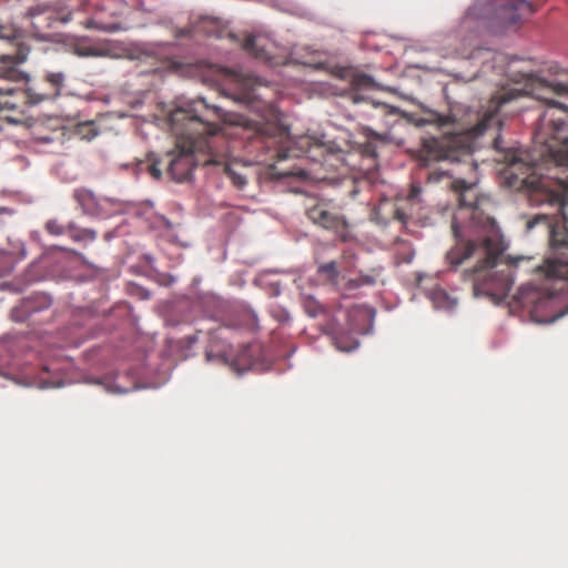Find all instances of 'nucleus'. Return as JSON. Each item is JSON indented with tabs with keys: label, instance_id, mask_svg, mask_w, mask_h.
Masks as SVG:
<instances>
[{
	"label": "nucleus",
	"instance_id": "37",
	"mask_svg": "<svg viewBox=\"0 0 568 568\" xmlns=\"http://www.w3.org/2000/svg\"><path fill=\"white\" fill-rule=\"evenodd\" d=\"M494 144H495V148L498 149L499 148V139H496Z\"/></svg>",
	"mask_w": 568,
	"mask_h": 568
},
{
	"label": "nucleus",
	"instance_id": "31",
	"mask_svg": "<svg viewBox=\"0 0 568 568\" xmlns=\"http://www.w3.org/2000/svg\"><path fill=\"white\" fill-rule=\"evenodd\" d=\"M378 274H361L357 276L361 287L365 285H373L376 283Z\"/></svg>",
	"mask_w": 568,
	"mask_h": 568
},
{
	"label": "nucleus",
	"instance_id": "20",
	"mask_svg": "<svg viewBox=\"0 0 568 568\" xmlns=\"http://www.w3.org/2000/svg\"><path fill=\"white\" fill-rule=\"evenodd\" d=\"M429 298L437 310L450 311L457 304L455 298L450 297L445 290L439 287L432 290Z\"/></svg>",
	"mask_w": 568,
	"mask_h": 568
},
{
	"label": "nucleus",
	"instance_id": "24",
	"mask_svg": "<svg viewBox=\"0 0 568 568\" xmlns=\"http://www.w3.org/2000/svg\"><path fill=\"white\" fill-rule=\"evenodd\" d=\"M302 306L311 317H316L324 312V306L312 295H304L302 297Z\"/></svg>",
	"mask_w": 568,
	"mask_h": 568
},
{
	"label": "nucleus",
	"instance_id": "11",
	"mask_svg": "<svg viewBox=\"0 0 568 568\" xmlns=\"http://www.w3.org/2000/svg\"><path fill=\"white\" fill-rule=\"evenodd\" d=\"M64 82V73L48 72L43 78V82L31 84V92L36 95V103L58 98L61 94Z\"/></svg>",
	"mask_w": 568,
	"mask_h": 568
},
{
	"label": "nucleus",
	"instance_id": "10",
	"mask_svg": "<svg viewBox=\"0 0 568 568\" xmlns=\"http://www.w3.org/2000/svg\"><path fill=\"white\" fill-rule=\"evenodd\" d=\"M28 16L32 19V26L37 31L51 29L55 23H67L71 19V13L63 14L55 6L39 3L31 7Z\"/></svg>",
	"mask_w": 568,
	"mask_h": 568
},
{
	"label": "nucleus",
	"instance_id": "28",
	"mask_svg": "<svg viewBox=\"0 0 568 568\" xmlns=\"http://www.w3.org/2000/svg\"><path fill=\"white\" fill-rule=\"evenodd\" d=\"M337 290L343 294H348L361 287L358 278H348V280H339L338 285H336Z\"/></svg>",
	"mask_w": 568,
	"mask_h": 568
},
{
	"label": "nucleus",
	"instance_id": "6",
	"mask_svg": "<svg viewBox=\"0 0 568 568\" xmlns=\"http://www.w3.org/2000/svg\"><path fill=\"white\" fill-rule=\"evenodd\" d=\"M29 52V47L18 41L16 29L0 28V78L10 81L26 79L18 64L27 60Z\"/></svg>",
	"mask_w": 568,
	"mask_h": 568
},
{
	"label": "nucleus",
	"instance_id": "5",
	"mask_svg": "<svg viewBox=\"0 0 568 568\" xmlns=\"http://www.w3.org/2000/svg\"><path fill=\"white\" fill-rule=\"evenodd\" d=\"M521 93V90L514 88L503 89L491 97L481 120L467 132L424 140L417 156L420 165L428 166L438 161L460 162L469 171L475 172L477 165L471 158V139L481 135L487 129L499 128V113L506 112V106L520 98Z\"/></svg>",
	"mask_w": 568,
	"mask_h": 568
},
{
	"label": "nucleus",
	"instance_id": "25",
	"mask_svg": "<svg viewBox=\"0 0 568 568\" xmlns=\"http://www.w3.org/2000/svg\"><path fill=\"white\" fill-rule=\"evenodd\" d=\"M73 53L78 57H103L105 55V51L103 49H98L92 45H88L84 43H75L73 45Z\"/></svg>",
	"mask_w": 568,
	"mask_h": 568
},
{
	"label": "nucleus",
	"instance_id": "27",
	"mask_svg": "<svg viewBox=\"0 0 568 568\" xmlns=\"http://www.w3.org/2000/svg\"><path fill=\"white\" fill-rule=\"evenodd\" d=\"M44 227H45L47 232L52 235H63V234H67V232H68V224L64 225L55 219L49 220L45 223Z\"/></svg>",
	"mask_w": 568,
	"mask_h": 568
},
{
	"label": "nucleus",
	"instance_id": "30",
	"mask_svg": "<svg viewBox=\"0 0 568 568\" xmlns=\"http://www.w3.org/2000/svg\"><path fill=\"white\" fill-rule=\"evenodd\" d=\"M79 133L82 134L88 140H90L97 135V132H95L92 123H84V124L80 125Z\"/></svg>",
	"mask_w": 568,
	"mask_h": 568
},
{
	"label": "nucleus",
	"instance_id": "13",
	"mask_svg": "<svg viewBox=\"0 0 568 568\" xmlns=\"http://www.w3.org/2000/svg\"><path fill=\"white\" fill-rule=\"evenodd\" d=\"M532 12L534 8L530 2L519 0L503 4L498 10V17L505 28H510L527 19Z\"/></svg>",
	"mask_w": 568,
	"mask_h": 568
},
{
	"label": "nucleus",
	"instance_id": "9",
	"mask_svg": "<svg viewBox=\"0 0 568 568\" xmlns=\"http://www.w3.org/2000/svg\"><path fill=\"white\" fill-rule=\"evenodd\" d=\"M307 217L316 225L334 232L342 240H346L348 223L344 216L334 212L328 203L317 202L306 210Z\"/></svg>",
	"mask_w": 568,
	"mask_h": 568
},
{
	"label": "nucleus",
	"instance_id": "12",
	"mask_svg": "<svg viewBox=\"0 0 568 568\" xmlns=\"http://www.w3.org/2000/svg\"><path fill=\"white\" fill-rule=\"evenodd\" d=\"M209 362L219 359L221 363L230 365L234 371L244 372L251 369L254 365V356L252 347L246 345L243 346L236 355L232 353L215 354L213 349H207L205 353Z\"/></svg>",
	"mask_w": 568,
	"mask_h": 568
},
{
	"label": "nucleus",
	"instance_id": "29",
	"mask_svg": "<svg viewBox=\"0 0 568 568\" xmlns=\"http://www.w3.org/2000/svg\"><path fill=\"white\" fill-rule=\"evenodd\" d=\"M420 194H422V186L418 183H412L408 195H407L408 201L419 202Z\"/></svg>",
	"mask_w": 568,
	"mask_h": 568
},
{
	"label": "nucleus",
	"instance_id": "14",
	"mask_svg": "<svg viewBox=\"0 0 568 568\" xmlns=\"http://www.w3.org/2000/svg\"><path fill=\"white\" fill-rule=\"evenodd\" d=\"M528 87L527 93L540 101H545L549 105H557L555 101L550 100L549 94L568 95V84L558 81L548 82L542 79H536L531 80Z\"/></svg>",
	"mask_w": 568,
	"mask_h": 568
},
{
	"label": "nucleus",
	"instance_id": "3",
	"mask_svg": "<svg viewBox=\"0 0 568 568\" xmlns=\"http://www.w3.org/2000/svg\"><path fill=\"white\" fill-rule=\"evenodd\" d=\"M212 118L222 119L220 106L209 105L204 99L193 101L187 108H179L170 115L171 128L175 134V146L169 151L164 159L168 164V174L176 182L189 181L196 165H211L204 163L206 154L213 149L206 148L212 134L217 133L219 125Z\"/></svg>",
	"mask_w": 568,
	"mask_h": 568
},
{
	"label": "nucleus",
	"instance_id": "18",
	"mask_svg": "<svg viewBox=\"0 0 568 568\" xmlns=\"http://www.w3.org/2000/svg\"><path fill=\"white\" fill-rule=\"evenodd\" d=\"M230 75L241 90L239 94L234 95V100L243 104H252L255 99L252 80L236 72H232Z\"/></svg>",
	"mask_w": 568,
	"mask_h": 568
},
{
	"label": "nucleus",
	"instance_id": "19",
	"mask_svg": "<svg viewBox=\"0 0 568 568\" xmlns=\"http://www.w3.org/2000/svg\"><path fill=\"white\" fill-rule=\"evenodd\" d=\"M74 200L78 202L80 207L87 214H95L99 209L98 200L95 195L85 189H79L74 191Z\"/></svg>",
	"mask_w": 568,
	"mask_h": 568
},
{
	"label": "nucleus",
	"instance_id": "32",
	"mask_svg": "<svg viewBox=\"0 0 568 568\" xmlns=\"http://www.w3.org/2000/svg\"><path fill=\"white\" fill-rule=\"evenodd\" d=\"M149 172L156 180H159L161 178V175H162V171L159 168L158 163L150 164L149 165Z\"/></svg>",
	"mask_w": 568,
	"mask_h": 568
},
{
	"label": "nucleus",
	"instance_id": "4",
	"mask_svg": "<svg viewBox=\"0 0 568 568\" xmlns=\"http://www.w3.org/2000/svg\"><path fill=\"white\" fill-rule=\"evenodd\" d=\"M285 134L276 121L258 122L242 119L233 124H224L217 128V133L212 134L205 144L206 148L213 149V152L206 154L203 161L221 168L233 185L242 189L247 181L244 174L235 170V163L230 161L232 154L241 148L247 149L250 153L275 149Z\"/></svg>",
	"mask_w": 568,
	"mask_h": 568
},
{
	"label": "nucleus",
	"instance_id": "34",
	"mask_svg": "<svg viewBox=\"0 0 568 568\" xmlns=\"http://www.w3.org/2000/svg\"><path fill=\"white\" fill-rule=\"evenodd\" d=\"M280 321H288L290 320V315L286 313V312H282L281 316L278 317Z\"/></svg>",
	"mask_w": 568,
	"mask_h": 568
},
{
	"label": "nucleus",
	"instance_id": "36",
	"mask_svg": "<svg viewBox=\"0 0 568 568\" xmlns=\"http://www.w3.org/2000/svg\"><path fill=\"white\" fill-rule=\"evenodd\" d=\"M88 28H99L98 26L94 24L93 21H88V24H87Z\"/></svg>",
	"mask_w": 568,
	"mask_h": 568
},
{
	"label": "nucleus",
	"instance_id": "33",
	"mask_svg": "<svg viewBox=\"0 0 568 568\" xmlns=\"http://www.w3.org/2000/svg\"><path fill=\"white\" fill-rule=\"evenodd\" d=\"M443 175H444V172H436V171L430 172L428 174V181H430V182H438L442 179Z\"/></svg>",
	"mask_w": 568,
	"mask_h": 568
},
{
	"label": "nucleus",
	"instance_id": "21",
	"mask_svg": "<svg viewBox=\"0 0 568 568\" xmlns=\"http://www.w3.org/2000/svg\"><path fill=\"white\" fill-rule=\"evenodd\" d=\"M373 85V80L366 74H355L352 79L353 91L349 93V98L354 103L364 101L365 98L358 93L362 89H367Z\"/></svg>",
	"mask_w": 568,
	"mask_h": 568
},
{
	"label": "nucleus",
	"instance_id": "1",
	"mask_svg": "<svg viewBox=\"0 0 568 568\" xmlns=\"http://www.w3.org/2000/svg\"><path fill=\"white\" fill-rule=\"evenodd\" d=\"M476 182L455 179L452 189L459 196L457 215L465 214L469 219L468 229L478 232L476 239H469L457 224V216L452 223L455 237L454 246L446 253V262L457 268L470 258L476 260L471 268L463 272V280L473 283L475 296L487 295L495 301L504 300L514 283L509 265L497 270L499 258L505 250L496 222L478 207Z\"/></svg>",
	"mask_w": 568,
	"mask_h": 568
},
{
	"label": "nucleus",
	"instance_id": "22",
	"mask_svg": "<svg viewBox=\"0 0 568 568\" xmlns=\"http://www.w3.org/2000/svg\"><path fill=\"white\" fill-rule=\"evenodd\" d=\"M317 273L324 276L331 284L335 286L338 285L341 278L336 262L331 261L328 263L321 264L317 267Z\"/></svg>",
	"mask_w": 568,
	"mask_h": 568
},
{
	"label": "nucleus",
	"instance_id": "15",
	"mask_svg": "<svg viewBox=\"0 0 568 568\" xmlns=\"http://www.w3.org/2000/svg\"><path fill=\"white\" fill-rule=\"evenodd\" d=\"M51 300L47 295H38L23 300L12 308L11 318L16 322H24L32 313L49 308Z\"/></svg>",
	"mask_w": 568,
	"mask_h": 568
},
{
	"label": "nucleus",
	"instance_id": "8",
	"mask_svg": "<svg viewBox=\"0 0 568 568\" xmlns=\"http://www.w3.org/2000/svg\"><path fill=\"white\" fill-rule=\"evenodd\" d=\"M564 219V233L560 234L555 230L551 231L550 244L554 248L568 246V219L562 213ZM538 272L544 274L548 281H561L568 282V260L561 258H548L545 263L537 268ZM567 283H562V286L556 291H564Z\"/></svg>",
	"mask_w": 568,
	"mask_h": 568
},
{
	"label": "nucleus",
	"instance_id": "7",
	"mask_svg": "<svg viewBox=\"0 0 568 568\" xmlns=\"http://www.w3.org/2000/svg\"><path fill=\"white\" fill-rule=\"evenodd\" d=\"M34 98L31 84L26 88L0 87V119L14 124L23 123L27 108L37 104Z\"/></svg>",
	"mask_w": 568,
	"mask_h": 568
},
{
	"label": "nucleus",
	"instance_id": "2",
	"mask_svg": "<svg viewBox=\"0 0 568 568\" xmlns=\"http://www.w3.org/2000/svg\"><path fill=\"white\" fill-rule=\"evenodd\" d=\"M531 151L508 149L501 161L508 166L509 179L514 183L546 191V201L559 210L568 204V180L556 178L554 182L542 178V166L554 164L568 169V124L547 111L540 118L534 135Z\"/></svg>",
	"mask_w": 568,
	"mask_h": 568
},
{
	"label": "nucleus",
	"instance_id": "17",
	"mask_svg": "<svg viewBox=\"0 0 568 568\" xmlns=\"http://www.w3.org/2000/svg\"><path fill=\"white\" fill-rule=\"evenodd\" d=\"M270 41L262 36L250 34L243 42V49L255 59L272 63Z\"/></svg>",
	"mask_w": 568,
	"mask_h": 568
},
{
	"label": "nucleus",
	"instance_id": "26",
	"mask_svg": "<svg viewBox=\"0 0 568 568\" xmlns=\"http://www.w3.org/2000/svg\"><path fill=\"white\" fill-rule=\"evenodd\" d=\"M334 344L338 349L343 352H351L358 346V342L354 337L344 335H335Z\"/></svg>",
	"mask_w": 568,
	"mask_h": 568
},
{
	"label": "nucleus",
	"instance_id": "35",
	"mask_svg": "<svg viewBox=\"0 0 568 568\" xmlns=\"http://www.w3.org/2000/svg\"><path fill=\"white\" fill-rule=\"evenodd\" d=\"M448 122H449V118H443V116H440V119H439V125H440V126L446 125Z\"/></svg>",
	"mask_w": 568,
	"mask_h": 568
},
{
	"label": "nucleus",
	"instance_id": "16",
	"mask_svg": "<svg viewBox=\"0 0 568 568\" xmlns=\"http://www.w3.org/2000/svg\"><path fill=\"white\" fill-rule=\"evenodd\" d=\"M297 148H291L288 146L285 151L276 150V156L278 159H287V158H298L302 155H307L313 150H328L329 148L326 146V142H324L322 139H316L313 136H301L298 141L296 142Z\"/></svg>",
	"mask_w": 568,
	"mask_h": 568
},
{
	"label": "nucleus",
	"instance_id": "23",
	"mask_svg": "<svg viewBox=\"0 0 568 568\" xmlns=\"http://www.w3.org/2000/svg\"><path fill=\"white\" fill-rule=\"evenodd\" d=\"M67 234L75 242L79 241H93L97 236L95 232L89 229H79L74 224H68Z\"/></svg>",
	"mask_w": 568,
	"mask_h": 568
}]
</instances>
